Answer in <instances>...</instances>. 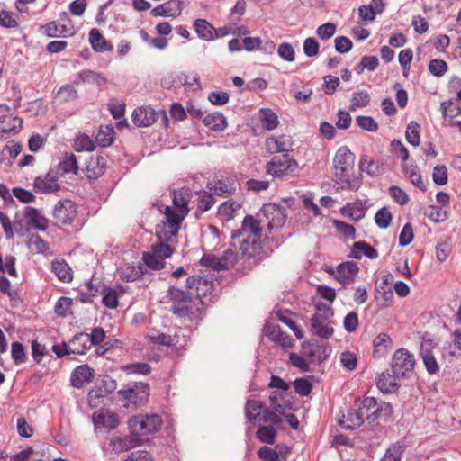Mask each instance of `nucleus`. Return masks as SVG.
<instances>
[{
	"mask_svg": "<svg viewBox=\"0 0 461 461\" xmlns=\"http://www.w3.org/2000/svg\"><path fill=\"white\" fill-rule=\"evenodd\" d=\"M171 195L173 206L161 205L158 207L165 219L157 225L156 236L164 240H172L177 236L181 223L189 212L188 203L191 193L188 189L173 190Z\"/></svg>",
	"mask_w": 461,
	"mask_h": 461,
	"instance_id": "f257e3e1",
	"label": "nucleus"
},
{
	"mask_svg": "<svg viewBox=\"0 0 461 461\" xmlns=\"http://www.w3.org/2000/svg\"><path fill=\"white\" fill-rule=\"evenodd\" d=\"M264 220L246 215L240 229L231 233V245L239 247L240 253L248 258L255 257L261 249Z\"/></svg>",
	"mask_w": 461,
	"mask_h": 461,
	"instance_id": "f03ea898",
	"label": "nucleus"
},
{
	"mask_svg": "<svg viewBox=\"0 0 461 461\" xmlns=\"http://www.w3.org/2000/svg\"><path fill=\"white\" fill-rule=\"evenodd\" d=\"M355 156L348 146H341L333 158L335 179L342 189L357 190L359 180L354 176Z\"/></svg>",
	"mask_w": 461,
	"mask_h": 461,
	"instance_id": "7ed1b4c3",
	"label": "nucleus"
},
{
	"mask_svg": "<svg viewBox=\"0 0 461 461\" xmlns=\"http://www.w3.org/2000/svg\"><path fill=\"white\" fill-rule=\"evenodd\" d=\"M375 398H365L358 410H348L342 418L339 420V425L346 429H355L359 428L365 420L369 423L375 420Z\"/></svg>",
	"mask_w": 461,
	"mask_h": 461,
	"instance_id": "20e7f679",
	"label": "nucleus"
},
{
	"mask_svg": "<svg viewBox=\"0 0 461 461\" xmlns=\"http://www.w3.org/2000/svg\"><path fill=\"white\" fill-rule=\"evenodd\" d=\"M49 220L40 210L28 206L22 213H16L14 226L15 232L23 236L29 230H46L49 228Z\"/></svg>",
	"mask_w": 461,
	"mask_h": 461,
	"instance_id": "39448f33",
	"label": "nucleus"
},
{
	"mask_svg": "<svg viewBox=\"0 0 461 461\" xmlns=\"http://www.w3.org/2000/svg\"><path fill=\"white\" fill-rule=\"evenodd\" d=\"M258 217L264 220L263 224H266L269 234L266 233L267 240H275V230L281 229L286 221V214L285 209L276 203L264 204L258 213Z\"/></svg>",
	"mask_w": 461,
	"mask_h": 461,
	"instance_id": "423d86ee",
	"label": "nucleus"
},
{
	"mask_svg": "<svg viewBox=\"0 0 461 461\" xmlns=\"http://www.w3.org/2000/svg\"><path fill=\"white\" fill-rule=\"evenodd\" d=\"M128 424L133 436H148L160 429L162 420L158 414L136 415L129 420Z\"/></svg>",
	"mask_w": 461,
	"mask_h": 461,
	"instance_id": "0eeeda50",
	"label": "nucleus"
},
{
	"mask_svg": "<svg viewBox=\"0 0 461 461\" xmlns=\"http://www.w3.org/2000/svg\"><path fill=\"white\" fill-rule=\"evenodd\" d=\"M245 414L247 419L255 424L271 423L277 425L281 422L279 416L270 411L261 401H248L245 407Z\"/></svg>",
	"mask_w": 461,
	"mask_h": 461,
	"instance_id": "6e6552de",
	"label": "nucleus"
},
{
	"mask_svg": "<svg viewBox=\"0 0 461 461\" xmlns=\"http://www.w3.org/2000/svg\"><path fill=\"white\" fill-rule=\"evenodd\" d=\"M416 360L408 349H397L392 358V371L396 376L409 377L414 370Z\"/></svg>",
	"mask_w": 461,
	"mask_h": 461,
	"instance_id": "1a4fd4ad",
	"label": "nucleus"
},
{
	"mask_svg": "<svg viewBox=\"0 0 461 461\" xmlns=\"http://www.w3.org/2000/svg\"><path fill=\"white\" fill-rule=\"evenodd\" d=\"M23 119L15 114V112L6 104H0V140L5 134H16L23 128Z\"/></svg>",
	"mask_w": 461,
	"mask_h": 461,
	"instance_id": "9d476101",
	"label": "nucleus"
},
{
	"mask_svg": "<svg viewBox=\"0 0 461 461\" xmlns=\"http://www.w3.org/2000/svg\"><path fill=\"white\" fill-rule=\"evenodd\" d=\"M78 214L77 205L71 200L59 201L53 207L52 215L57 225H72Z\"/></svg>",
	"mask_w": 461,
	"mask_h": 461,
	"instance_id": "9b49d317",
	"label": "nucleus"
},
{
	"mask_svg": "<svg viewBox=\"0 0 461 461\" xmlns=\"http://www.w3.org/2000/svg\"><path fill=\"white\" fill-rule=\"evenodd\" d=\"M298 167V163L288 154L274 157L266 165V171L274 177L282 178L294 172Z\"/></svg>",
	"mask_w": 461,
	"mask_h": 461,
	"instance_id": "f8f14e48",
	"label": "nucleus"
},
{
	"mask_svg": "<svg viewBox=\"0 0 461 461\" xmlns=\"http://www.w3.org/2000/svg\"><path fill=\"white\" fill-rule=\"evenodd\" d=\"M236 261L237 256L231 249L225 250L221 257H217L212 254H205L200 260L203 266L218 271L230 268L236 263Z\"/></svg>",
	"mask_w": 461,
	"mask_h": 461,
	"instance_id": "ddd939ff",
	"label": "nucleus"
},
{
	"mask_svg": "<svg viewBox=\"0 0 461 461\" xmlns=\"http://www.w3.org/2000/svg\"><path fill=\"white\" fill-rule=\"evenodd\" d=\"M294 141L290 135L269 136L265 140L266 150L270 154H288L293 150Z\"/></svg>",
	"mask_w": 461,
	"mask_h": 461,
	"instance_id": "4468645a",
	"label": "nucleus"
},
{
	"mask_svg": "<svg viewBox=\"0 0 461 461\" xmlns=\"http://www.w3.org/2000/svg\"><path fill=\"white\" fill-rule=\"evenodd\" d=\"M95 430L110 431L117 428L119 421L115 413L107 410H99L92 416Z\"/></svg>",
	"mask_w": 461,
	"mask_h": 461,
	"instance_id": "2eb2a0df",
	"label": "nucleus"
},
{
	"mask_svg": "<svg viewBox=\"0 0 461 461\" xmlns=\"http://www.w3.org/2000/svg\"><path fill=\"white\" fill-rule=\"evenodd\" d=\"M302 349L303 351V355L311 362L321 363L326 360L330 355L328 346L322 343H311L304 341L302 344Z\"/></svg>",
	"mask_w": 461,
	"mask_h": 461,
	"instance_id": "dca6fc26",
	"label": "nucleus"
},
{
	"mask_svg": "<svg viewBox=\"0 0 461 461\" xmlns=\"http://www.w3.org/2000/svg\"><path fill=\"white\" fill-rule=\"evenodd\" d=\"M33 187L40 194L54 193L60 189L58 177L51 172L37 176L34 179Z\"/></svg>",
	"mask_w": 461,
	"mask_h": 461,
	"instance_id": "f3484780",
	"label": "nucleus"
},
{
	"mask_svg": "<svg viewBox=\"0 0 461 461\" xmlns=\"http://www.w3.org/2000/svg\"><path fill=\"white\" fill-rule=\"evenodd\" d=\"M432 343L430 341H422L420 345V356L425 366L426 371L429 375H436L439 372V365L432 352Z\"/></svg>",
	"mask_w": 461,
	"mask_h": 461,
	"instance_id": "a211bd4d",
	"label": "nucleus"
},
{
	"mask_svg": "<svg viewBox=\"0 0 461 461\" xmlns=\"http://www.w3.org/2000/svg\"><path fill=\"white\" fill-rule=\"evenodd\" d=\"M132 122L137 127H149L157 121V113L150 106L136 108L132 113Z\"/></svg>",
	"mask_w": 461,
	"mask_h": 461,
	"instance_id": "6ab92c4d",
	"label": "nucleus"
},
{
	"mask_svg": "<svg viewBox=\"0 0 461 461\" xmlns=\"http://www.w3.org/2000/svg\"><path fill=\"white\" fill-rule=\"evenodd\" d=\"M95 376L94 369L88 365H81L74 369L70 376L71 385L75 388H82L90 383Z\"/></svg>",
	"mask_w": 461,
	"mask_h": 461,
	"instance_id": "aec40b11",
	"label": "nucleus"
},
{
	"mask_svg": "<svg viewBox=\"0 0 461 461\" xmlns=\"http://www.w3.org/2000/svg\"><path fill=\"white\" fill-rule=\"evenodd\" d=\"M266 335L274 342L285 348L294 347L293 339L282 331L278 325H266L264 328Z\"/></svg>",
	"mask_w": 461,
	"mask_h": 461,
	"instance_id": "412c9836",
	"label": "nucleus"
},
{
	"mask_svg": "<svg viewBox=\"0 0 461 461\" xmlns=\"http://www.w3.org/2000/svg\"><path fill=\"white\" fill-rule=\"evenodd\" d=\"M187 287L195 290V294L199 298H203L212 291L213 284L212 281L202 276H190L187 278Z\"/></svg>",
	"mask_w": 461,
	"mask_h": 461,
	"instance_id": "4be33fe9",
	"label": "nucleus"
},
{
	"mask_svg": "<svg viewBox=\"0 0 461 461\" xmlns=\"http://www.w3.org/2000/svg\"><path fill=\"white\" fill-rule=\"evenodd\" d=\"M358 272L356 263L347 261L338 266L335 277L342 285H346L354 280Z\"/></svg>",
	"mask_w": 461,
	"mask_h": 461,
	"instance_id": "5701e85b",
	"label": "nucleus"
},
{
	"mask_svg": "<svg viewBox=\"0 0 461 461\" xmlns=\"http://www.w3.org/2000/svg\"><path fill=\"white\" fill-rule=\"evenodd\" d=\"M194 29L197 36L203 41H211L218 37L214 27L205 19H196L194 23Z\"/></svg>",
	"mask_w": 461,
	"mask_h": 461,
	"instance_id": "b1692460",
	"label": "nucleus"
},
{
	"mask_svg": "<svg viewBox=\"0 0 461 461\" xmlns=\"http://www.w3.org/2000/svg\"><path fill=\"white\" fill-rule=\"evenodd\" d=\"M402 172L413 185L421 191L426 190V185L416 164L408 165L406 162L402 163Z\"/></svg>",
	"mask_w": 461,
	"mask_h": 461,
	"instance_id": "393cba45",
	"label": "nucleus"
},
{
	"mask_svg": "<svg viewBox=\"0 0 461 461\" xmlns=\"http://www.w3.org/2000/svg\"><path fill=\"white\" fill-rule=\"evenodd\" d=\"M89 41L92 48L97 52L112 51L113 44L106 41L97 28L91 29L89 32Z\"/></svg>",
	"mask_w": 461,
	"mask_h": 461,
	"instance_id": "a878e982",
	"label": "nucleus"
},
{
	"mask_svg": "<svg viewBox=\"0 0 461 461\" xmlns=\"http://www.w3.org/2000/svg\"><path fill=\"white\" fill-rule=\"evenodd\" d=\"M399 377L400 376H396L394 374L391 375L388 371L382 373L376 381V386L384 393H395L399 388V384L396 381Z\"/></svg>",
	"mask_w": 461,
	"mask_h": 461,
	"instance_id": "bb28decb",
	"label": "nucleus"
},
{
	"mask_svg": "<svg viewBox=\"0 0 461 461\" xmlns=\"http://www.w3.org/2000/svg\"><path fill=\"white\" fill-rule=\"evenodd\" d=\"M91 348L87 333L76 334L71 340H69L70 352L75 355L86 354Z\"/></svg>",
	"mask_w": 461,
	"mask_h": 461,
	"instance_id": "cd10ccee",
	"label": "nucleus"
},
{
	"mask_svg": "<svg viewBox=\"0 0 461 461\" xmlns=\"http://www.w3.org/2000/svg\"><path fill=\"white\" fill-rule=\"evenodd\" d=\"M258 120L262 127L267 131L276 130L279 125L277 114L270 108H260Z\"/></svg>",
	"mask_w": 461,
	"mask_h": 461,
	"instance_id": "c85d7f7f",
	"label": "nucleus"
},
{
	"mask_svg": "<svg viewBox=\"0 0 461 461\" xmlns=\"http://www.w3.org/2000/svg\"><path fill=\"white\" fill-rule=\"evenodd\" d=\"M310 326L311 332L321 339H329L334 333V329L331 326V321H310Z\"/></svg>",
	"mask_w": 461,
	"mask_h": 461,
	"instance_id": "c756f323",
	"label": "nucleus"
},
{
	"mask_svg": "<svg viewBox=\"0 0 461 461\" xmlns=\"http://www.w3.org/2000/svg\"><path fill=\"white\" fill-rule=\"evenodd\" d=\"M105 168V159L103 157H91L86 164V176L91 179H96L101 176Z\"/></svg>",
	"mask_w": 461,
	"mask_h": 461,
	"instance_id": "7c9ffc66",
	"label": "nucleus"
},
{
	"mask_svg": "<svg viewBox=\"0 0 461 461\" xmlns=\"http://www.w3.org/2000/svg\"><path fill=\"white\" fill-rule=\"evenodd\" d=\"M51 269L60 281L70 283L73 280V272L65 260L55 259L51 264Z\"/></svg>",
	"mask_w": 461,
	"mask_h": 461,
	"instance_id": "2f4dec72",
	"label": "nucleus"
},
{
	"mask_svg": "<svg viewBox=\"0 0 461 461\" xmlns=\"http://www.w3.org/2000/svg\"><path fill=\"white\" fill-rule=\"evenodd\" d=\"M286 394L276 393H273L269 396L271 406L281 415L292 410L293 403L289 399H286Z\"/></svg>",
	"mask_w": 461,
	"mask_h": 461,
	"instance_id": "473e14b6",
	"label": "nucleus"
},
{
	"mask_svg": "<svg viewBox=\"0 0 461 461\" xmlns=\"http://www.w3.org/2000/svg\"><path fill=\"white\" fill-rule=\"evenodd\" d=\"M204 125L212 131H221L227 127L226 117L221 113L207 114L203 120Z\"/></svg>",
	"mask_w": 461,
	"mask_h": 461,
	"instance_id": "72a5a7b5",
	"label": "nucleus"
},
{
	"mask_svg": "<svg viewBox=\"0 0 461 461\" xmlns=\"http://www.w3.org/2000/svg\"><path fill=\"white\" fill-rule=\"evenodd\" d=\"M58 169L61 176L68 174L77 175L78 172V165L76 156L73 153L66 154L59 161Z\"/></svg>",
	"mask_w": 461,
	"mask_h": 461,
	"instance_id": "f704fd0d",
	"label": "nucleus"
},
{
	"mask_svg": "<svg viewBox=\"0 0 461 461\" xmlns=\"http://www.w3.org/2000/svg\"><path fill=\"white\" fill-rule=\"evenodd\" d=\"M370 101L371 96L366 90L356 91L352 94L349 100L348 109L351 112H356L358 109L367 106Z\"/></svg>",
	"mask_w": 461,
	"mask_h": 461,
	"instance_id": "c9c22d12",
	"label": "nucleus"
},
{
	"mask_svg": "<svg viewBox=\"0 0 461 461\" xmlns=\"http://www.w3.org/2000/svg\"><path fill=\"white\" fill-rule=\"evenodd\" d=\"M394 300L393 292L391 285H384L376 289V306L385 308L393 305Z\"/></svg>",
	"mask_w": 461,
	"mask_h": 461,
	"instance_id": "e433bc0d",
	"label": "nucleus"
},
{
	"mask_svg": "<svg viewBox=\"0 0 461 461\" xmlns=\"http://www.w3.org/2000/svg\"><path fill=\"white\" fill-rule=\"evenodd\" d=\"M314 310L315 312L311 317L310 321L317 320L321 321H330L334 315V311L331 305L323 302L315 303Z\"/></svg>",
	"mask_w": 461,
	"mask_h": 461,
	"instance_id": "4c0bfd02",
	"label": "nucleus"
},
{
	"mask_svg": "<svg viewBox=\"0 0 461 461\" xmlns=\"http://www.w3.org/2000/svg\"><path fill=\"white\" fill-rule=\"evenodd\" d=\"M119 273L122 280L125 282H133L142 276L143 270L142 267L140 265L135 266L125 264L120 268Z\"/></svg>",
	"mask_w": 461,
	"mask_h": 461,
	"instance_id": "58836bf2",
	"label": "nucleus"
},
{
	"mask_svg": "<svg viewBox=\"0 0 461 461\" xmlns=\"http://www.w3.org/2000/svg\"><path fill=\"white\" fill-rule=\"evenodd\" d=\"M349 256L357 259L361 258L362 256H366L369 258H374L375 249L372 248L366 241H357L353 244Z\"/></svg>",
	"mask_w": 461,
	"mask_h": 461,
	"instance_id": "ea45409f",
	"label": "nucleus"
},
{
	"mask_svg": "<svg viewBox=\"0 0 461 461\" xmlns=\"http://www.w3.org/2000/svg\"><path fill=\"white\" fill-rule=\"evenodd\" d=\"M240 203L234 201H227L218 208V215L222 221H230L234 217L237 211L240 209Z\"/></svg>",
	"mask_w": 461,
	"mask_h": 461,
	"instance_id": "a19ab883",
	"label": "nucleus"
},
{
	"mask_svg": "<svg viewBox=\"0 0 461 461\" xmlns=\"http://www.w3.org/2000/svg\"><path fill=\"white\" fill-rule=\"evenodd\" d=\"M341 214L353 221H357L365 216V211L361 203H350L341 208Z\"/></svg>",
	"mask_w": 461,
	"mask_h": 461,
	"instance_id": "79ce46f5",
	"label": "nucleus"
},
{
	"mask_svg": "<svg viewBox=\"0 0 461 461\" xmlns=\"http://www.w3.org/2000/svg\"><path fill=\"white\" fill-rule=\"evenodd\" d=\"M104 81L105 79L100 74L92 70H83L77 75V77L73 80V83L76 85H79L82 83L101 84Z\"/></svg>",
	"mask_w": 461,
	"mask_h": 461,
	"instance_id": "37998d69",
	"label": "nucleus"
},
{
	"mask_svg": "<svg viewBox=\"0 0 461 461\" xmlns=\"http://www.w3.org/2000/svg\"><path fill=\"white\" fill-rule=\"evenodd\" d=\"M40 31L50 38H55L64 35L68 30L64 24H59L57 22H50L41 26Z\"/></svg>",
	"mask_w": 461,
	"mask_h": 461,
	"instance_id": "c03bdc74",
	"label": "nucleus"
},
{
	"mask_svg": "<svg viewBox=\"0 0 461 461\" xmlns=\"http://www.w3.org/2000/svg\"><path fill=\"white\" fill-rule=\"evenodd\" d=\"M278 320L288 326L294 333L295 337L298 339H302L303 338V331L302 329L296 325L295 321L292 318V313L290 312H282L279 311L276 312Z\"/></svg>",
	"mask_w": 461,
	"mask_h": 461,
	"instance_id": "a18cd8bd",
	"label": "nucleus"
},
{
	"mask_svg": "<svg viewBox=\"0 0 461 461\" xmlns=\"http://www.w3.org/2000/svg\"><path fill=\"white\" fill-rule=\"evenodd\" d=\"M393 348V341L387 333H380L376 336V357L384 356Z\"/></svg>",
	"mask_w": 461,
	"mask_h": 461,
	"instance_id": "49530a36",
	"label": "nucleus"
},
{
	"mask_svg": "<svg viewBox=\"0 0 461 461\" xmlns=\"http://www.w3.org/2000/svg\"><path fill=\"white\" fill-rule=\"evenodd\" d=\"M114 131L108 125L101 126L96 135V141L102 147H108L113 142Z\"/></svg>",
	"mask_w": 461,
	"mask_h": 461,
	"instance_id": "de8ad7c7",
	"label": "nucleus"
},
{
	"mask_svg": "<svg viewBox=\"0 0 461 461\" xmlns=\"http://www.w3.org/2000/svg\"><path fill=\"white\" fill-rule=\"evenodd\" d=\"M157 238L158 242L152 245L151 250L162 260H165L166 258L171 257L174 252V249L170 245L167 244L170 240H160L158 236Z\"/></svg>",
	"mask_w": 461,
	"mask_h": 461,
	"instance_id": "09e8293b",
	"label": "nucleus"
},
{
	"mask_svg": "<svg viewBox=\"0 0 461 461\" xmlns=\"http://www.w3.org/2000/svg\"><path fill=\"white\" fill-rule=\"evenodd\" d=\"M208 188L211 192L217 195H224L226 194H231L233 187L229 180H218L214 183H210L208 185Z\"/></svg>",
	"mask_w": 461,
	"mask_h": 461,
	"instance_id": "8fccbe9b",
	"label": "nucleus"
},
{
	"mask_svg": "<svg viewBox=\"0 0 461 461\" xmlns=\"http://www.w3.org/2000/svg\"><path fill=\"white\" fill-rule=\"evenodd\" d=\"M102 294V302L107 308L115 309L118 306L119 294L115 289L112 287H104Z\"/></svg>",
	"mask_w": 461,
	"mask_h": 461,
	"instance_id": "3c124183",
	"label": "nucleus"
},
{
	"mask_svg": "<svg viewBox=\"0 0 461 461\" xmlns=\"http://www.w3.org/2000/svg\"><path fill=\"white\" fill-rule=\"evenodd\" d=\"M178 80L183 84L186 90L196 91L202 88L200 78L196 74L189 76L182 73L178 76Z\"/></svg>",
	"mask_w": 461,
	"mask_h": 461,
	"instance_id": "603ef678",
	"label": "nucleus"
},
{
	"mask_svg": "<svg viewBox=\"0 0 461 461\" xmlns=\"http://www.w3.org/2000/svg\"><path fill=\"white\" fill-rule=\"evenodd\" d=\"M276 437V430L271 426H262L257 431V438L263 443L273 444Z\"/></svg>",
	"mask_w": 461,
	"mask_h": 461,
	"instance_id": "864d4df0",
	"label": "nucleus"
},
{
	"mask_svg": "<svg viewBox=\"0 0 461 461\" xmlns=\"http://www.w3.org/2000/svg\"><path fill=\"white\" fill-rule=\"evenodd\" d=\"M420 125L415 122H411L407 126L406 140L412 146H419L420 144Z\"/></svg>",
	"mask_w": 461,
	"mask_h": 461,
	"instance_id": "5fc2aeb1",
	"label": "nucleus"
},
{
	"mask_svg": "<svg viewBox=\"0 0 461 461\" xmlns=\"http://www.w3.org/2000/svg\"><path fill=\"white\" fill-rule=\"evenodd\" d=\"M11 357L14 364L21 365L26 360V353L23 345L21 342L15 341L11 346Z\"/></svg>",
	"mask_w": 461,
	"mask_h": 461,
	"instance_id": "6e6d98bb",
	"label": "nucleus"
},
{
	"mask_svg": "<svg viewBox=\"0 0 461 461\" xmlns=\"http://www.w3.org/2000/svg\"><path fill=\"white\" fill-rule=\"evenodd\" d=\"M78 96L77 89L71 85L62 86L58 93L57 97L63 102H69L76 100Z\"/></svg>",
	"mask_w": 461,
	"mask_h": 461,
	"instance_id": "4d7b16f0",
	"label": "nucleus"
},
{
	"mask_svg": "<svg viewBox=\"0 0 461 461\" xmlns=\"http://www.w3.org/2000/svg\"><path fill=\"white\" fill-rule=\"evenodd\" d=\"M143 261L147 267L159 270L165 267V262L157 254L151 250L150 252L143 253Z\"/></svg>",
	"mask_w": 461,
	"mask_h": 461,
	"instance_id": "13d9d810",
	"label": "nucleus"
},
{
	"mask_svg": "<svg viewBox=\"0 0 461 461\" xmlns=\"http://www.w3.org/2000/svg\"><path fill=\"white\" fill-rule=\"evenodd\" d=\"M393 416V406L388 403L382 402L378 403L376 402V420H382L384 422L392 420Z\"/></svg>",
	"mask_w": 461,
	"mask_h": 461,
	"instance_id": "bf43d9fd",
	"label": "nucleus"
},
{
	"mask_svg": "<svg viewBox=\"0 0 461 461\" xmlns=\"http://www.w3.org/2000/svg\"><path fill=\"white\" fill-rule=\"evenodd\" d=\"M388 193L392 199L400 205H405L410 201L409 195L406 192L397 185L390 186Z\"/></svg>",
	"mask_w": 461,
	"mask_h": 461,
	"instance_id": "052dcab7",
	"label": "nucleus"
},
{
	"mask_svg": "<svg viewBox=\"0 0 461 461\" xmlns=\"http://www.w3.org/2000/svg\"><path fill=\"white\" fill-rule=\"evenodd\" d=\"M433 182L438 185H444L447 183V168L444 165H437L432 172Z\"/></svg>",
	"mask_w": 461,
	"mask_h": 461,
	"instance_id": "680f3d73",
	"label": "nucleus"
},
{
	"mask_svg": "<svg viewBox=\"0 0 461 461\" xmlns=\"http://www.w3.org/2000/svg\"><path fill=\"white\" fill-rule=\"evenodd\" d=\"M123 371L127 374L149 375L151 372V367L147 363L137 362L125 366Z\"/></svg>",
	"mask_w": 461,
	"mask_h": 461,
	"instance_id": "e2e57ef3",
	"label": "nucleus"
},
{
	"mask_svg": "<svg viewBox=\"0 0 461 461\" xmlns=\"http://www.w3.org/2000/svg\"><path fill=\"white\" fill-rule=\"evenodd\" d=\"M278 56L287 62H293L295 59V51L292 44L288 42L281 43L277 48Z\"/></svg>",
	"mask_w": 461,
	"mask_h": 461,
	"instance_id": "0e129e2a",
	"label": "nucleus"
},
{
	"mask_svg": "<svg viewBox=\"0 0 461 461\" xmlns=\"http://www.w3.org/2000/svg\"><path fill=\"white\" fill-rule=\"evenodd\" d=\"M336 24L333 23H326L320 25L316 29V35L322 41H327L334 36L336 32Z\"/></svg>",
	"mask_w": 461,
	"mask_h": 461,
	"instance_id": "69168bd1",
	"label": "nucleus"
},
{
	"mask_svg": "<svg viewBox=\"0 0 461 461\" xmlns=\"http://www.w3.org/2000/svg\"><path fill=\"white\" fill-rule=\"evenodd\" d=\"M295 392L301 396H307L312 389V384L309 378H297L294 382Z\"/></svg>",
	"mask_w": 461,
	"mask_h": 461,
	"instance_id": "338daca9",
	"label": "nucleus"
},
{
	"mask_svg": "<svg viewBox=\"0 0 461 461\" xmlns=\"http://www.w3.org/2000/svg\"><path fill=\"white\" fill-rule=\"evenodd\" d=\"M303 50L305 56L312 58L319 54L320 44L314 38L308 37L303 41Z\"/></svg>",
	"mask_w": 461,
	"mask_h": 461,
	"instance_id": "774afa93",
	"label": "nucleus"
}]
</instances>
